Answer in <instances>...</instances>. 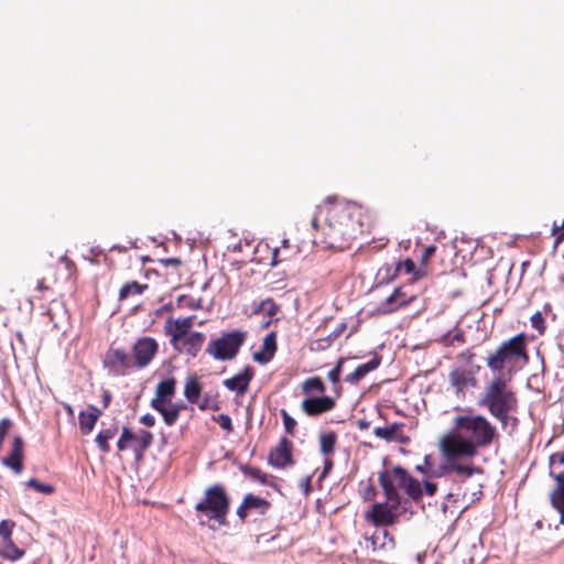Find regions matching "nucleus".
Wrapping results in <instances>:
<instances>
[{
  "label": "nucleus",
  "instance_id": "57",
  "mask_svg": "<svg viewBox=\"0 0 564 564\" xmlns=\"http://www.w3.org/2000/svg\"><path fill=\"white\" fill-rule=\"evenodd\" d=\"M564 228V220L557 225L556 223L553 224L552 227V235H556L558 230H562Z\"/></svg>",
  "mask_w": 564,
  "mask_h": 564
},
{
  "label": "nucleus",
  "instance_id": "26",
  "mask_svg": "<svg viewBox=\"0 0 564 564\" xmlns=\"http://www.w3.org/2000/svg\"><path fill=\"white\" fill-rule=\"evenodd\" d=\"M380 365V357L373 356L368 362L358 366L350 375L347 376L346 381L349 383H358L368 372L377 369Z\"/></svg>",
  "mask_w": 564,
  "mask_h": 564
},
{
  "label": "nucleus",
  "instance_id": "20",
  "mask_svg": "<svg viewBox=\"0 0 564 564\" xmlns=\"http://www.w3.org/2000/svg\"><path fill=\"white\" fill-rule=\"evenodd\" d=\"M151 406L162 414L165 424L169 426H172L177 421L180 411L183 409L182 405L177 404L170 403L166 405V403H163L160 400H152Z\"/></svg>",
  "mask_w": 564,
  "mask_h": 564
},
{
  "label": "nucleus",
  "instance_id": "40",
  "mask_svg": "<svg viewBox=\"0 0 564 564\" xmlns=\"http://www.w3.org/2000/svg\"><path fill=\"white\" fill-rule=\"evenodd\" d=\"M14 525H15L14 522L11 520H2L0 522L1 541L12 539L11 535H12Z\"/></svg>",
  "mask_w": 564,
  "mask_h": 564
},
{
  "label": "nucleus",
  "instance_id": "52",
  "mask_svg": "<svg viewBox=\"0 0 564 564\" xmlns=\"http://www.w3.org/2000/svg\"><path fill=\"white\" fill-rule=\"evenodd\" d=\"M140 422L147 426H153L155 424V417L152 414L147 413L141 416Z\"/></svg>",
  "mask_w": 564,
  "mask_h": 564
},
{
  "label": "nucleus",
  "instance_id": "25",
  "mask_svg": "<svg viewBox=\"0 0 564 564\" xmlns=\"http://www.w3.org/2000/svg\"><path fill=\"white\" fill-rule=\"evenodd\" d=\"M153 441V435L151 432L147 430H141L134 434V438H132L133 452L137 459H141L145 453V451L151 446Z\"/></svg>",
  "mask_w": 564,
  "mask_h": 564
},
{
  "label": "nucleus",
  "instance_id": "36",
  "mask_svg": "<svg viewBox=\"0 0 564 564\" xmlns=\"http://www.w3.org/2000/svg\"><path fill=\"white\" fill-rule=\"evenodd\" d=\"M115 434L116 431L112 429L102 430L97 434L95 441L102 453H108L110 451L108 442L113 438Z\"/></svg>",
  "mask_w": 564,
  "mask_h": 564
},
{
  "label": "nucleus",
  "instance_id": "41",
  "mask_svg": "<svg viewBox=\"0 0 564 564\" xmlns=\"http://www.w3.org/2000/svg\"><path fill=\"white\" fill-rule=\"evenodd\" d=\"M214 421H216L219 426L225 430L227 433H231L234 427H232V422H231V419L229 415L227 414H218L216 416H214Z\"/></svg>",
  "mask_w": 564,
  "mask_h": 564
},
{
  "label": "nucleus",
  "instance_id": "18",
  "mask_svg": "<svg viewBox=\"0 0 564 564\" xmlns=\"http://www.w3.org/2000/svg\"><path fill=\"white\" fill-rule=\"evenodd\" d=\"M365 546L372 551L379 549H392L394 546V540L386 529L378 528L371 536L365 538Z\"/></svg>",
  "mask_w": 564,
  "mask_h": 564
},
{
  "label": "nucleus",
  "instance_id": "16",
  "mask_svg": "<svg viewBox=\"0 0 564 564\" xmlns=\"http://www.w3.org/2000/svg\"><path fill=\"white\" fill-rule=\"evenodd\" d=\"M378 480H379L381 488L383 489L387 501L393 503L394 507H399L401 501H400L399 492L394 485V482H397V480L393 475V469L391 471L386 470V471L380 473Z\"/></svg>",
  "mask_w": 564,
  "mask_h": 564
},
{
  "label": "nucleus",
  "instance_id": "5",
  "mask_svg": "<svg viewBox=\"0 0 564 564\" xmlns=\"http://www.w3.org/2000/svg\"><path fill=\"white\" fill-rule=\"evenodd\" d=\"M195 509L209 519L216 520L219 524H225L229 510V499L223 486L214 485L207 488L205 498L196 505Z\"/></svg>",
  "mask_w": 564,
  "mask_h": 564
},
{
  "label": "nucleus",
  "instance_id": "33",
  "mask_svg": "<svg viewBox=\"0 0 564 564\" xmlns=\"http://www.w3.org/2000/svg\"><path fill=\"white\" fill-rule=\"evenodd\" d=\"M145 289H148V284H140L135 281L129 282L120 289L119 300L123 301L131 295H140Z\"/></svg>",
  "mask_w": 564,
  "mask_h": 564
},
{
  "label": "nucleus",
  "instance_id": "28",
  "mask_svg": "<svg viewBox=\"0 0 564 564\" xmlns=\"http://www.w3.org/2000/svg\"><path fill=\"white\" fill-rule=\"evenodd\" d=\"M176 381L173 378L162 380L158 383L155 389V398L153 400H160L163 403L172 398L175 393Z\"/></svg>",
  "mask_w": 564,
  "mask_h": 564
},
{
  "label": "nucleus",
  "instance_id": "46",
  "mask_svg": "<svg viewBox=\"0 0 564 564\" xmlns=\"http://www.w3.org/2000/svg\"><path fill=\"white\" fill-rule=\"evenodd\" d=\"M12 426V421L8 417H4L0 421V438H4L7 433Z\"/></svg>",
  "mask_w": 564,
  "mask_h": 564
},
{
  "label": "nucleus",
  "instance_id": "19",
  "mask_svg": "<svg viewBox=\"0 0 564 564\" xmlns=\"http://www.w3.org/2000/svg\"><path fill=\"white\" fill-rule=\"evenodd\" d=\"M251 379L252 370L250 368H246L243 371L237 373L236 376L226 379L224 381V386L230 391H236L239 394H243L248 390Z\"/></svg>",
  "mask_w": 564,
  "mask_h": 564
},
{
  "label": "nucleus",
  "instance_id": "24",
  "mask_svg": "<svg viewBox=\"0 0 564 564\" xmlns=\"http://www.w3.org/2000/svg\"><path fill=\"white\" fill-rule=\"evenodd\" d=\"M205 340V335L199 332H192L181 341V349L186 351L192 357H195L200 350Z\"/></svg>",
  "mask_w": 564,
  "mask_h": 564
},
{
  "label": "nucleus",
  "instance_id": "50",
  "mask_svg": "<svg viewBox=\"0 0 564 564\" xmlns=\"http://www.w3.org/2000/svg\"><path fill=\"white\" fill-rule=\"evenodd\" d=\"M376 496V489L372 485H367L364 489H362V498L365 500H371L373 499Z\"/></svg>",
  "mask_w": 564,
  "mask_h": 564
},
{
  "label": "nucleus",
  "instance_id": "49",
  "mask_svg": "<svg viewBox=\"0 0 564 564\" xmlns=\"http://www.w3.org/2000/svg\"><path fill=\"white\" fill-rule=\"evenodd\" d=\"M176 321L178 322V324L181 325L182 328L189 332V329L193 327V324H194V316H188L185 318H176Z\"/></svg>",
  "mask_w": 564,
  "mask_h": 564
},
{
  "label": "nucleus",
  "instance_id": "2",
  "mask_svg": "<svg viewBox=\"0 0 564 564\" xmlns=\"http://www.w3.org/2000/svg\"><path fill=\"white\" fill-rule=\"evenodd\" d=\"M496 427L482 415H458L454 426L440 441L443 457L471 458L479 448L489 446L497 437Z\"/></svg>",
  "mask_w": 564,
  "mask_h": 564
},
{
  "label": "nucleus",
  "instance_id": "8",
  "mask_svg": "<svg viewBox=\"0 0 564 564\" xmlns=\"http://www.w3.org/2000/svg\"><path fill=\"white\" fill-rule=\"evenodd\" d=\"M446 465L442 466L440 473L433 471L434 476H449L456 475L460 480L470 478L474 474L480 473V469L471 464H460L457 460L460 457L448 458L444 457Z\"/></svg>",
  "mask_w": 564,
  "mask_h": 564
},
{
  "label": "nucleus",
  "instance_id": "42",
  "mask_svg": "<svg viewBox=\"0 0 564 564\" xmlns=\"http://www.w3.org/2000/svg\"><path fill=\"white\" fill-rule=\"evenodd\" d=\"M531 326L533 328H535L536 330H539L540 334L543 333L545 327H544V319H543V316H542L541 312H535L531 316Z\"/></svg>",
  "mask_w": 564,
  "mask_h": 564
},
{
  "label": "nucleus",
  "instance_id": "3",
  "mask_svg": "<svg viewBox=\"0 0 564 564\" xmlns=\"http://www.w3.org/2000/svg\"><path fill=\"white\" fill-rule=\"evenodd\" d=\"M529 361L525 337L519 334L503 341L497 350L487 357L488 368L497 376L511 379Z\"/></svg>",
  "mask_w": 564,
  "mask_h": 564
},
{
  "label": "nucleus",
  "instance_id": "43",
  "mask_svg": "<svg viewBox=\"0 0 564 564\" xmlns=\"http://www.w3.org/2000/svg\"><path fill=\"white\" fill-rule=\"evenodd\" d=\"M281 414L283 417V424H284L285 431L290 434H293V431L296 426V421L292 416H290L285 410H282Z\"/></svg>",
  "mask_w": 564,
  "mask_h": 564
},
{
  "label": "nucleus",
  "instance_id": "51",
  "mask_svg": "<svg viewBox=\"0 0 564 564\" xmlns=\"http://www.w3.org/2000/svg\"><path fill=\"white\" fill-rule=\"evenodd\" d=\"M180 302L182 301H185V305L188 306L189 308H198L200 306V301L199 300H194V299H187V297H180L178 299Z\"/></svg>",
  "mask_w": 564,
  "mask_h": 564
},
{
  "label": "nucleus",
  "instance_id": "62",
  "mask_svg": "<svg viewBox=\"0 0 564 564\" xmlns=\"http://www.w3.org/2000/svg\"><path fill=\"white\" fill-rule=\"evenodd\" d=\"M109 400H110V395H109L108 393H106V394H105V397H104L105 406H107V405H108Z\"/></svg>",
  "mask_w": 564,
  "mask_h": 564
},
{
  "label": "nucleus",
  "instance_id": "34",
  "mask_svg": "<svg viewBox=\"0 0 564 564\" xmlns=\"http://www.w3.org/2000/svg\"><path fill=\"white\" fill-rule=\"evenodd\" d=\"M337 436L334 432L323 433L319 436L321 453L325 456L334 452Z\"/></svg>",
  "mask_w": 564,
  "mask_h": 564
},
{
  "label": "nucleus",
  "instance_id": "47",
  "mask_svg": "<svg viewBox=\"0 0 564 564\" xmlns=\"http://www.w3.org/2000/svg\"><path fill=\"white\" fill-rule=\"evenodd\" d=\"M454 340H457V341H463L464 340V336H463V332L462 330H458L455 333L454 336L451 337L449 334H446L443 336V339L442 341L446 345L448 344H452Z\"/></svg>",
  "mask_w": 564,
  "mask_h": 564
},
{
  "label": "nucleus",
  "instance_id": "39",
  "mask_svg": "<svg viewBox=\"0 0 564 564\" xmlns=\"http://www.w3.org/2000/svg\"><path fill=\"white\" fill-rule=\"evenodd\" d=\"M25 485L28 487H31V488H34L36 491L39 492H42V494H45V495H51L54 492V487L52 485H47V484H41L37 479L35 478H31L29 479Z\"/></svg>",
  "mask_w": 564,
  "mask_h": 564
},
{
  "label": "nucleus",
  "instance_id": "48",
  "mask_svg": "<svg viewBox=\"0 0 564 564\" xmlns=\"http://www.w3.org/2000/svg\"><path fill=\"white\" fill-rule=\"evenodd\" d=\"M242 470L254 479L263 480V474L259 468L245 467Z\"/></svg>",
  "mask_w": 564,
  "mask_h": 564
},
{
  "label": "nucleus",
  "instance_id": "9",
  "mask_svg": "<svg viewBox=\"0 0 564 564\" xmlns=\"http://www.w3.org/2000/svg\"><path fill=\"white\" fill-rule=\"evenodd\" d=\"M158 352V343L151 337L140 338L133 346L135 364L145 367Z\"/></svg>",
  "mask_w": 564,
  "mask_h": 564
},
{
  "label": "nucleus",
  "instance_id": "4",
  "mask_svg": "<svg viewBox=\"0 0 564 564\" xmlns=\"http://www.w3.org/2000/svg\"><path fill=\"white\" fill-rule=\"evenodd\" d=\"M505 376H496L486 388L480 404L488 408L492 416L506 424L509 412L513 411L517 405L514 393L507 388Z\"/></svg>",
  "mask_w": 564,
  "mask_h": 564
},
{
  "label": "nucleus",
  "instance_id": "30",
  "mask_svg": "<svg viewBox=\"0 0 564 564\" xmlns=\"http://www.w3.org/2000/svg\"><path fill=\"white\" fill-rule=\"evenodd\" d=\"M0 555L9 561H17L24 555V551L19 549L12 539L0 541Z\"/></svg>",
  "mask_w": 564,
  "mask_h": 564
},
{
  "label": "nucleus",
  "instance_id": "44",
  "mask_svg": "<svg viewBox=\"0 0 564 564\" xmlns=\"http://www.w3.org/2000/svg\"><path fill=\"white\" fill-rule=\"evenodd\" d=\"M343 362H344V360L339 359L337 365L332 370H329L327 373L328 380L332 381L333 383H337L339 381Z\"/></svg>",
  "mask_w": 564,
  "mask_h": 564
},
{
  "label": "nucleus",
  "instance_id": "22",
  "mask_svg": "<svg viewBox=\"0 0 564 564\" xmlns=\"http://www.w3.org/2000/svg\"><path fill=\"white\" fill-rule=\"evenodd\" d=\"M164 330L171 337V344L175 349H181L182 339L192 333L182 328L178 322L173 318H169L165 322Z\"/></svg>",
  "mask_w": 564,
  "mask_h": 564
},
{
  "label": "nucleus",
  "instance_id": "14",
  "mask_svg": "<svg viewBox=\"0 0 564 564\" xmlns=\"http://www.w3.org/2000/svg\"><path fill=\"white\" fill-rule=\"evenodd\" d=\"M269 463L275 468H283L292 464L291 443L288 438H281L279 444L270 452Z\"/></svg>",
  "mask_w": 564,
  "mask_h": 564
},
{
  "label": "nucleus",
  "instance_id": "1",
  "mask_svg": "<svg viewBox=\"0 0 564 564\" xmlns=\"http://www.w3.org/2000/svg\"><path fill=\"white\" fill-rule=\"evenodd\" d=\"M365 218V209L356 203H326L312 219V227L321 231L314 241L324 248L344 249L364 231Z\"/></svg>",
  "mask_w": 564,
  "mask_h": 564
},
{
  "label": "nucleus",
  "instance_id": "13",
  "mask_svg": "<svg viewBox=\"0 0 564 564\" xmlns=\"http://www.w3.org/2000/svg\"><path fill=\"white\" fill-rule=\"evenodd\" d=\"M23 446L24 443L22 437L20 435L14 436L9 456L1 459V463L6 467L12 469L17 475L21 474L23 469Z\"/></svg>",
  "mask_w": 564,
  "mask_h": 564
},
{
  "label": "nucleus",
  "instance_id": "23",
  "mask_svg": "<svg viewBox=\"0 0 564 564\" xmlns=\"http://www.w3.org/2000/svg\"><path fill=\"white\" fill-rule=\"evenodd\" d=\"M100 415L101 411L95 405H89L86 411H82L78 417L82 432L84 434L90 433Z\"/></svg>",
  "mask_w": 564,
  "mask_h": 564
},
{
  "label": "nucleus",
  "instance_id": "21",
  "mask_svg": "<svg viewBox=\"0 0 564 564\" xmlns=\"http://www.w3.org/2000/svg\"><path fill=\"white\" fill-rule=\"evenodd\" d=\"M276 350L275 333H269L262 343V349L253 354V359L260 364L269 362Z\"/></svg>",
  "mask_w": 564,
  "mask_h": 564
},
{
  "label": "nucleus",
  "instance_id": "45",
  "mask_svg": "<svg viewBox=\"0 0 564 564\" xmlns=\"http://www.w3.org/2000/svg\"><path fill=\"white\" fill-rule=\"evenodd\" d=\"M435 250H436V247L433 246V245L427 246V247L424 248V251H423V254H422V259H421V261H422L421 267L423 269H425V265H426L427 261L432 258V256L434 254Z\"/></svg>",
  "mask_w": 564,
  "mask_h": 564
},
{
  "label": "nucleus",
  "instance_id": "11",
  "mask_svg": "<svg viewBox=\"0 0 564 564\" xmlns=\"http://www.w3.org/2000/svg\"><path fill=\"white\" fill-rule=\"evenodd\" d=\"M393 475L399 487L404 489L409 497L417 499L422 496V488L419 480L414 479L401 466L393 467Z\"/></svg>",
  "mask_w": 564,
  "mask_h": 564
},
{
  "label": "nucleus",
  "instance_id": "58",
  "mask_svg": "<svg viewBox=\"0 0 564 564\" xmlns=\"http://www.w3.org/2000/svg\"><path fill=\"white\" fill-rule=\"evenodd\" d=\"M357 424H358L359 429H361V430H366L370 425V423L366 420H359Z\"/></svg>",
  "mask_w": 564,
  "mask_h": 564
},
{
  "label": "nucleus",
  "instance_id": "6",
  "mask_svg": "<svg viewBox=\"0 0 564 564\" xmlns=\"http://www.w3.org/2000/svg\"><path fill=\"white\" fill-rule=\"evenodd\" d=\"M247 338V332L235 329L223 333L220 337L209 341L206 352L216 360L234 359Z\"/></svg>",
  "mask_w": 564,
  "mask_h": 564
},
{
  "label": "nucleus",
  "instance_id": "54",
  "mask_svg": "<svg viewBox=\"0 0 564 564\" xmlns=\"http://www.w3.org/2000/svg\"><path fill=\"white\" fill-rule=\"evenodd\" d=\"M425 492L429 496H433L436 492V485L434 482L425 481L424 482Z\"/></svg>",
  "mask_w": 564,
  "mask_h": 564
},
{
  "label": "nucleus",
  "instance_id": "35",
  "mask_svg": "<svg viewBox=\"0 0 564 564\" xmlns=\"http://www.w3.org/2000/svg\"><path fill=\"white\" fill-rule=\"evenodd\" d=\"M302 390L306 394L319 393L323 394L326 391L325 384L318 377L306 379L302 384Z\"/></svg>",
  "mask_w": 564,
  "mask_h": 564
},
{
  "label": "nucleus",
  "instance_id": "56",
  "mask_svg": "<svg viewBox=\"0 0 564 564\" xmlns=\"http://www.w3.org/2000/svg\"><path fill=\"white\" fill-rule=\"evenodd\" d=\"M429 460H430V457H429V456H425V457H424V464H423V465H417V466H416V469H417L419 471H421V473H425V468H427V467H429V465H430Z\"/></svg>",
  "mask_w": 564,
  "mask_h": 564
},
{
  "label": "nucleus",
  "instance_id": "59",
  "mask_svg": "<svg viewBox=\"0 0 564 564\" xmlns=\"http://www.w3.org/2000/svg\"><path fill=\"white\" fill-rule=\"evenodd\" d=\"M115 355H116L117 359H118L119 361H121V362H123V361H124V359L127 358L126 354H124V352H122V351H119V350L115 351Z\"/></svg>",
  "mask_w": 564,
  "mask_h": 564
},
{
  "label": "nucleus",
  "instance_id": "27",
  "mask_svg": "<svg viewBox=\"0 0 564 564\" xmlns=\"http://www.w3.org/2000/svg\"><path fill=\"white\" fill-rule=\"evenodd\" d=\"M551 476L556 480V488L551 495V501L553 507L557 509L562 518H564V473L557 475L551 473Z\"/></svg>",
  "mask_w": 564,
  "mask_h": 564
},
{
  "label": "nucleus",
  "instance_id": "64",
  "mask_svg": "<svg viewBox=\"0 0 564 564\" xmlns=\"http://www.w3.org/2000/svg\"><path fill=\"white\" fill-rule=\"evenodd\" d=\"M65 409L69 414H73V409L69 404L65 405Z\"/></svg>",
  "mask_w": 564,
  "mask_h": 564
},
{
  "label": "nucleus",
  "instance_id": "32",
  "mask_svg": "<svg viewBox=\"0 0 564 564\" xmlns=\"http://www.w3.org/2000/svg\"><path fill=\"white\" fill-rule=\"evenodd\" d=\"M202 393V386L196 377H189L184 387V397L189 403H197Z\"/></svg>",
  "mask_w": 564,
  "mask_h": 564
},
{
  "label": "nucleus",
  "instance_id": "7",
  "mask_svg": "<svg viewBox=\"0 0 564 564\" xmlns=\"http://www.w3.org/2000/svg\"><path fill=\"white\" fill-rule=\"evenodd\" d=\"M367 519L371 520L376 525H391L398 521V507L391 502H376L367 512Z\"/></svg>",
  "mask_w": 564,
  "mask_h": 564
},
{
  "label": "nucleus",
  "instance_id": "10",
  "mask_svg": "<svg viewBox=\"0 0 564 564\" xmlns=\"http://www.w3.org/2000/svg\"><path fill=\"white\" fill-rule=\"evenodd\" d=\"M334 406V399L327 395L310 397L304 399L301 403L302 411L308 416H317L329 412Z\"/></svg>",
  "mask_w": 564,
  "mask_h": 564
},
{
  "label": "nucleus",
  "instance_id": "37",
  "mask_svg": "<svg viewBox=\"0 0 564 564\" xmlns=\"http://www.w3.org/2000/svg\"><path fill=\"white\" fill-rule=\"evenodd\" d=\"M254 313H265L269 317H272L278 312V306L272 300L262 301L258 307L254 308Z\"/></svg>",
  "mask_w": 564,
  "mask_h": 564
},
{
  "label": "nucleus",
  "instance_id": "55",
  "mask_svg": "<svg viewBox=\"0 0 564 564\" xmlns=\"http://www.w3.org/2000/svg\"><path fill=\"white\" fill-rule=\"evenodd\" d=\"M162 262H164L165 264L174 265V267L181 264V261L177 258H167V259L162 260Z\"/></svg>",
  "mask_w": 564,
  "mask_h": 564
},
{
  "label": "nucleus",
  "instance_id": "17",
  "mask_svg": "<svg viewBox=\"0 0 564 564\" xmlns=\"http://www.w3.org/2000/svg\"><path fill=\"white\" fill-rule=\"evenodd\" d=\"M414 299L413 295H406L402 289L398 288L390 294L378 307L379 312L387 314L409 304Z\"/></svg>",
  "mask_w": 564,
  "mask_h": 564
},
{
  "label": "nucleus",
  "instance_id": "53",
  "mask_svg": "<svg viewBox=\"0 0 564 564\" xmlns=\"http://www.w3.org/2000/svg\"><path fill=\"white\" fill-rule=\"evenodd\" d=\"M550 462L551 464H564V452H558V453H555L553 455H551L550 457Z\"/></svg>",
  "mask_w": 564,
  "mask_h": 564
},
{
  "label": "nucleus",
  "instance_id": "12",
  "mask_svg": "<svg viewBox=\"0 0 564 564\" xmlns=\"http://www.w3.org/2000/svg\"><path fill=\"white\" fill-rule=\"evenodd\" d=\"M270 508V503L268 500L254 496L252 494H248L242 503L237 509L238 517L243 520L248 513L254 512L259 516L265 514Z\"/></svg>",
  "mask_w": 564,
  "mask_h": 564
},
{
  "label": "nucleus",
  "instance_id": "38",
  "mask_svg": "<svg viewBox=\"0 0 564 564\" xmlns=\"http://www.w3.org/2000/svg\"><path fill=\"white\" fill-rule=\"evenodd\" d=\"M132 438H134V433H132L130 429L123 427L121 436L117 443L118 449H127L130 446V443H132Z\"/></svg>",
  "mask_w": 564,
  "mask_h": 564
},
{
  "label": "nucleus",
  "instance_id": "63",
  "mask_svg": "<svg viewBox=\"0 0 564 564\" xmlns=\"http://www.w3.org/2000/svg\"><path fill=\"white\" fill-rule=\"evenodd\" d=\"M200 410H205L207 408V401H204L202 404L198 405Z\"/></svg>",
  "mask_w": 564,
  "mask_h": 564
},
{
  "label": "nucleus",
  "instance_id": "15",
  "mask_svg": "<svg viewBox=\"0 0 564 564\" xmlns=\"http://www.w3.org/2000/svg\"><path fill=\"white\" fill-rule=\"evenodd\" d=\"M448 380L457 394L464 393L467 388L476 384V379L471 371L464 368L452 369L448 373Z\"/></svg>",
  "mask_w": 564,
  "mask_h": 564
},
{
  "label": "nucleus",
  "instance_id": "31",
  "mask_svg": "<svg viewBox=\"0 0 564 564\" xmlns=\"http://www.w3.org/2000/svg\"><path fill=\"white\" fill-rule=\"evenodd\" d=\"M401 432V426L398 424H391L387 426H378L373 430V433L377 437L384 440L387 442H397L399 441Z\"/></svg>",
  "mask_w": 564,
  "mask_h": 564
},
{
  "label": "nucleus",
  "instance_id": "29",
  "mask_svg": "<svg viewBox=\"0 0 564 564\" xmlns=\"http://www.w3.org/2000/svg\"><path fill=\"white\" fill-rule=\"evenodd\" d=\"M395 273L398 274H412L413 281H416L421 278H423L426 274L425 269L420 267L416 269L415 263L411 259H405L404 261H401L395 267Z\"/></svg>",
  "mask_w": 564,
  "mask_h": 564
},
{
  "label": "nucleus",
  "instance_id": "61",
  "mask_svg": "<svg viewBox=\"0 0 564 564\" xmlns=\"http://www.w3.org/2000/svg\"><path fill=\"white\" fill-rule=\"evenodd\" d=\"M333 463L330 460L325 462V471H327L329 468H332Z\"/></svg>",
  "mask_w": 564,
  "mask_h": 564
},
{
  "label": "nucleus",
  "instance_id": "60",
  "mask_svg": "<svg viewBox=\"0 0 564 564\" xmlns=\"http://www.w3.org/2000/svg\"><path fill=\"white\" fill-rule=\"evenodd\" d=\"M279 252H280V250H279V249H274V251H273V256H272V262H273V264H276V263L280 261V259H279Z\"/></svg>",
  "mask_w": 564,
  "mask_h": 564
}]
</instances>
